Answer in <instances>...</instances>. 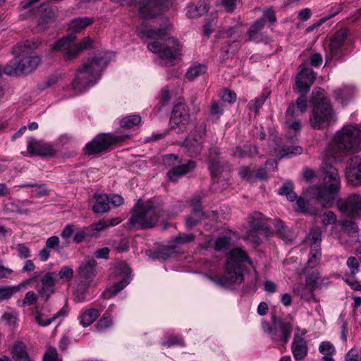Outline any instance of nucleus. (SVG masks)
<instances>
[{
    "instance_id": "nucleus-11",
    "label": "nucleus",
    "mask_w": 361,
    "mask_h": 361,
    "mask_svg": "<svg viewBox=\"0 0 361 361\" xmlns=\"http://www.w3.org/2000/svg\"><path fill=\"white\" fill-rule=\"evenodd\" d=\"M163 162L166 166L171 167L167 173V176L173 182H176L179 177L187 174L196 167V162L192 160L180 164L178 157L172 154L165 155L163 157Z\"/></svg>"
},
{
    "instance_id": "nucleus-29",
    "label": "nucleus",
    "mask_w": 361,
    "mask_h": 361,
    "mask_svg": "<svg viewBox=\"0 0 361 361\" xmlns=\"http://www.w3.org/2000/svg\"><path fill=\"white\" fill-rule=\"evenodd\" d=\"M327 283V279L321 277L317 271L308 273L305 279V288L309 290H315Z\"/></svg>"
},
{
    "instance_id": "nucleus-8",
    "label": "nucleus",
    "mask_w": 361,
    "mask_h": 361,
    "mask_svg": "<svg viewBox=\"0 0 361 361\" xmlns=\"http://www.w3.org/2000/svg\"><path fill=\"white\" fill-rule=\"evenodd\" d=\"M311 102L312 110L310 123L314 129L322 130L336 122L334 111L322 88L314 89Z\"/></svg>"
},
{
    "instance_id": "nucleus-28",
    "label": "nucleus",
    "mask_w": 361,
    "mask_h": 361,
    "mask_svg": "<svg viewBox=\"0 0 361 361\" xmlns=\"http://www.w3.org/2000/svg\"><path fill=\"white\" fill-rule=\"evenodd\" d=\"M38 12V29L44 30L46 28V25L48 23L54 20L55 13L49 4H43L39 6Z\"/></svg>"
},
{
    "instance_id": "nucleus-24",
    "label": "nucleus",
    "mask_w": 361,
    "mask_h": 361,
    "mask_svg": "<svg viewBox=\"0 0 361 361\" xmlns=\"http://www.w3.org/2000/svg\"><path fill=\"white\" fill-rule=\"evenodd\" d=\"M345 177L354 185H361V157H353L345 169Z\"/></svg>"
},
{
    "instance_id": "nucleus-44",
    "label": "nucleus",
    "mask_w": 361,
    "mask_h": 361,
    "mask_svg": "<svg viewBox=\"0 0 361 361\" xmlns=\"http://www.w3.org/2000/svg\"><path fill=\"white\" fill-rule=\"evenodd\" d=\"M195 238L193 234L180 233L178 236L173 238L171 241L170 244L175 245L186 244L192 241Z\"/></svg>"
},
{
    "instance_id": "nucleus-54",
    "label": "nucleus",
    "mask_w": 361,
    "mask_h": 361,
    "mask_svg": "<svg viewBox=\"0 0 361 361\" xmlns=\"http://www.w3.org/2000/svg\"><path fill=\"white\" fill-rule=\"evenodd\" d=\"M240 176L250 182L255 180L254 172L247 166H242L239 170Z\"/></svg>"
},
{
    "instance_id": "nucleus-52",
    "label": "nucleus",
    "mask_w": 361,
    "mask_h": 361,
    "mask_svg": "<svg viewBox=\"0 0 361 361\" xmlns=\"http://www.w3.org/2000/svg\"><path fill=\"white\" fill-rule=\"evenodd\" d=\"M230 237L226 235L220 236L215 241L214 249L216 250H221L223 249H225L230 244Z\"/></svg>"
},
{
    "instance_id": "nucleus-50",
    "label": "nucleus",
    "mask_w": 361,
    "mask_h": 361,
    "mask_svg": "<svg viewBox=\"0 0 361 361\" xmlns=\"http://www.w3.org/2000/svg\"><path fill=\"white\" fill-rule=\"evenodd\" d=\"M90 228L85 227L82 230L77 232L73 236V241L75 243L82 242L87 237H93V234L90 231Z\"/></svg>"
},
{
    "instance_id": "nucleus-46",
    "label": "nucleus",
    "mask_w": 361,
    "mask_h": 361,
    "mask_svg": "<svg viewBox=\"0 0 361 361\" xmlns=\"http://www.w3.org/2000/svg\"><path fill=\"white\" fill-rule=\"evenodd\" d=\"M302 152V148L299 146H284L283 147L278 156L280 158L283 157L286 155L288 154H300Z\"/></svg>"
},
{
    "instance_id": "nucleus-47",
    "label": "nucleus",
    "mask_w": 361,
    "mask_h": 361,
    "mask_svg": "<svg viewBox=\"0 0 361 361\" xmlns=\"http://www.w3.org/2000/svg\"><path fill=\"white\" fill-rule=\"evenodd\" d=\"M18 290L14 286H0V301L9 299Z\"/></svg>"
},
{
    "instance_id": "nucleus-20",
    "label": "nucleus",
    "mask_w": 361,
    "mask_h": 361,
    "mask_svg": "<svg viewBox=\"0 0 361 361\" xmlns=\"http://www.w3.org/2000/svg\"><path fill=\"white\" fill-rule=\"evenodd\" d=\"M353 43L350 30L347 27H343L337 30L333 35L330 42V51L334 58H338L341 47L348 46Z\"/></svg>"
},
{
    "instance_id": "nucleus-31",
    "label": "nucleus",
    "mask_w": 361,
    "mask_h": 361,
    "mask_svg": "<svg viewBox=\"0 0 361 361\" xmlns=\"http://www.w3.org/2000/svg\"><path fill=\"white\" fill-rule=\"evenodd\" d=\"M209 10V8L204 1H199L197 4H191L187 7V16L190 18H198Z\"/></svg>"
},
{
    "instance_id": "nucleus-13",
    "label": "nucleus",
    "mask_w": 361,
    "mask_h": 361,
    "mask_svg": "<svg viewBox=\"0 0 361 361\" xmlns=\"http://www.w3.org/2000/svg\"><path fill=\"white\" fill-rule=\"evenodd\" d=\"M322 231L318 227L312 228L305 239V243L310 247L307 267H316L321 259Z\"/></svg>"
},
{
    "instance_id": "nucleus-49",
    "label": "nucleus",
    "mask_w": 361,
    "mask_h": 361,
    "mask_svg": "<svg viewBox=\"0 0 361 361\" xmlns=\"http://www.w3.org/2000/svg\"><path fill=\"white\" fill-rule=\"evenodd\" d=\"M252 152L251 147L245 145L243 146L237 147L233 151V155L238 158H245L248 157Z\"/></svg>"
},
{
    "instance_id": "nucleus-64",
    "label": "nucleus",
    "mask_w": 361,
    "mask_h": 361,
    "mask_svg": "<svg viewBox=\"0 0 361 361\" xmlns=\"http://www.w3.org/2000/svg\"><path fill=\"white\" fill-rule=\"evenodd\" d=\"M345 361H361V355L356 350H350L345 355Z\"/></svg>"
},
{
    "instance_id": "nucleus-27",
    "label": "nucleus",
    "mask_w": 361,
    "mask_h": 361,
    "mask_svg": "<svg viewBox=\"0 0 361 361\" xmlns=\"http://www.w3.org/2000/svg\"><path fill=\"white\" fill-rule=\"evenodd\" d=\"M15 361H34L29 355L26 344L21 341H16L10 350Z\"/></svg>"
},
{
    "instance_id": "nucleus-59",
    "label": "nucleus",
    "mask_w": 361,
    "mask_h": 361,
    "mask_svg": "<svg viewBox=\"0 0 361 361\" xmlns=\"http://www.w3.org/2000/svg\"><path fill=\"white\" fill-rule=\"evenodd\" d=\"M347 265L350 269L352 276L355 275L359 271V262L355 257H350L347 260Z\"/></svg>"
},
{
    "instance_id": "nucleus-21",
    "label": "nucleus",
    "mask_w": 361,
    "mask_h": 361,
    "mask_svg": "<svg viewBox=\"0 0 361 361\" xmlns=\"http://www.w3.org/2000/svg\"><path fill=\"white\" fill-rule=\"evenodd\" d=\"M114 269L115 274L116 275L123 276V279L119 282L114 284L104 293L107 298L117 294L129 283L130 269L128 265L124 262H121L115 265Z\"/></svg>"
},
{
    "instance_id": "nucleus-1",
    "label": "nucleus",
    "mask_w": 361,
    "mask_h": 361,
    "mask_svg": "<svg viewBox=\"0 0 361 361\" xmlns=\"http://www.w3.org/2000/svg\"><path fill=\"white\" fill-rule=\"evenodd\" d=\"M141 32L144 36L155 39L148 44V49L153 53H157L161 62L167 66L176 64L181 52L179 42L173 37H167L165 29L142 28Z\"/></svg>"
},
{
    "instance_id": "nucleus-33",
    "label": "nucleus",
    "mask_w": 361,
    "mask_h": 361,
    "mask_svg": "<svg viewBox=\"0 0 361 361\" xmlns=\"http://www.w3.org/2000/svg\"><path fill=\"white\" fill-rule=\"evenodd\" d=\"M99 314L100 312L96 308L87 309L80 315V324L85 327L88 326L99 317Z\"/></svg>"
},
{
    "instance_id": "nucleus-26",
    "label": "nucleus",
    "mask_w": 361,
    "mask_h": 361,
    "mask_svg": "<svg viewBox=\"0 0 361 361\" xmlns=\"http://www.w3.org/2000/svg\"><path fill=\"white\" fill-rule=\"evenodd\" d=\"M97 262L93 258L85 257L79 267L78 274L80 278L85 283L89 284L95 276V267Z\"/></svg>"
},
{
    "instance_id": "nucleus-22",
    "label": "nucleus",
    "mask_w": 361,
    "mask_h": 361,
    "mask_svg": "<svg viewBox=\"0 0 361 361\" xmlns=\"http://www.w3.org/2000/svg\"><path fill=\"white\" fill-rule=\"evenodd\" d=\"M67 308L63 307L57 313L52 316H49L46 313L44 307L36 305L32 310V314L34 317L35 322L41 326H49L51 322L57 318L64 316L67 314Z\"/></svg>"
},
{
    "instance_id": "nucleus-34",
    "label": "nucleus",
    "mask_w": 361,
    "mask_h": 361,
    "mask_svg": "<svg viewBox=\"0 0 361 361\" xmlns=\"http://www.w3.org/2000/svg\"><path fill=\"white\" fill-rule=\"evenodd\" d=\"M276 235L286 241H292V232L284 225V223L280 219L273 221Z\"/></svg>"
},
{
    "instance_id": "nucleus-25",
    "label": "nucleus",
    "mask_w": 361,
    "mask_h": 361,
    "mask_svg": "<svg viewBox=\"0 0 361 361\" xmlns=\"http://www.w3.org/2000/svg\"><path fill=\"white\" fill-rule=\"evenodd\" d=\"M27 152L32 155L52 156L55 150L51 145L32 139L27 142Z\"/></svg>"
},
{
    "instance_id": "nucleus-63",
    "label": "nucleus",
    "mask_w": 361,
    "mask_h": 361,
    "mask_svg": "<svg viewBox=\"0 0 361 361\" xmlns=\"http://www.w3.org/2000/svg\"><path fill=\"white\" fill-rule=\"evenodd\" d=\"M75 230V228L74 225L67 224L61 231V235L63 239L67 240L73 234Z\"/></svg>"
},
{
    "instance_id": "nucleus-14",
    "label": "nucleus",
    "mask_w": 361,
    "mask_h": 361,
    "mask_svg": "<svg viewBox=\"0 0 361 361\" xmlns=\"http://www.w3.org/2000/svg\"><path fill=\"white\" fill-rule=\"evenodd\" d=\"M336 206L343 215L351 219H361V195L357 193L350 194L346 197L339 198Z\"/></svg>"
},
{
    "instance_id": "nucleus-23",
    "label": "nucleus",
    "mask_w": 361,
    "mask_h": 361,
    "mask_svg": "<svg viewBox=\"0 0 361 361\" xmlns=\"http://www.w3.org/2000/svg\"><path fill=\"white\" fill-rule=\"evenodd\" d=\"M315 73L309 68H302L295 78V86L300 94H306L315 80Z\"/></svg>"
},
{
    "instance_id": "nucleus-4",
    "label": "nucleus",
    "mask_w": 361,
    "mask_h": 361,
    "mask_svg": "<svg viewBox=\"0 0 361 361\" xmlns=\"http://www.w3.org/2000/svg\"><path fill=\"white\" fill-rule=\"evenodd\" d=\"M39 44V41L37 39H27L18 43L13 49V53L17 56L5 66V74H27L35 71L41 63V59L38 56H30V54L36 49Z\"/></svg>"
},
{
    "instance_id": "nucleus-7",
    "label": "nucleus",
    "mask_w": 361,
    "mask_h": 361,
    "mask_svg": "<svg viewBox=\"0 0 361 361\" xmlns=\"http://www.w3.org/2000/svg\"><path fill=\"white\" fill-rule=\"evenodd\" d=\"M107 63L108 61L101 54L87 59L76 71L72 82L73 90L81 93L94 85L101 78V73Z\"/></svg>"
},
{
    "instance_id": "nucleus-15",
    "label": "nucleus",
    "mask_w": 361,
    "mask_h": 361,
    "mask_svg": "<svg viewBox=\"0 0 361 361\" xmlns=\"http://www.w3.org/2000/svg\"><path fill=\"white\" fill-rule=\"evenodd\" d=\"M219 149L216 147H212L209 150V169L212 178H221L229 179L231 169L228 163L221 161L219 157Z\"/></svg>"
},
{
    "instance_id": "nucleus-3",
    "label": "nucleus",
    "mask_w": 361,
    "mask_h": 361,
    "mask_svg": "<svg viewBox=\"0 0 361 361\" xmlns=\"http://www.w3.org/2000/svg\"><path fill=\"white\" fill-rule=\"evenodd\" d=\"M245 263L252 264L247 252L241 247L233 248L227 253L224 274L208 278L216 285L225 288L240 283L243 281Z\"/></svg>"
},
{
    "instance_id": "nucleus-53",
    "label": "nucleus",
    "mask_w": 361,
    "mask_h": 361,
    "mask_svg": "<svg viewBox=\"0 0 361 361\" xmlns=\"http://www.w3.org/2000/svg\"><path fill=\"white\" fill-rule=\"evenodd\" d=\"M341 224L344 230L350 234H353L357 232L358 228L355 221L347 219L341 221Z\"/></svg>"
},
{
    "instance_id": "nucleus-48",
    "label": "nucleus",
    "mask_w": 361,
    "mask_h": 361,
    "mask_svg": "<svg viewBox=\"0 0 361 361\" xmlns=\"http://www.w3.org/2000/svg\"><path fill=\"white\" fill-rule=\"evenodd\" d=\"M343 10V6L341 4H336L334 6H332L329 11V15L326 17H324L321 18L317 24V26L321 25L322 23H325L330 18L336 16L337 14H338L341 11Z\"/></svg>"
},
{
    "instance_id": "nucleus-58",
    "label": "nucleus",
    "mask_w": 361,
    "mask_h": 361,
    "mask_svg": "<svg viewBox=\"0 0 361 361\" xmlns=\"http://www.w3.org/2000/svg\"><path fill=\"white\" fill-rule=\"evenodd\" d=\"M18 251V255L21 259H26L30 256L29 247L24 243H18L16 247Z\"/></svg>"
},
{
    "instance_id": "nucleus-39",
    "label": "nucleus",
    "mask_w": 361,
    "mask_h": 361,
    "mask_svg": "<svg viewBox=\"0 0 361 361\" xmlns=\"http://www.w3.org/2000/svg\"><path fill=\"white\" fill-rule=\"evenodd\" d=\"M294 185L291 181H286L279 190V194L286 195L290 202H293L297 199V195L293 190Z\"/></svg>"
},
{
    "instance_id": "nucleus-57",
    "label": "nucleus",
    "mask_w": 361,
    "mask_h": 361,
    "mask_svg": "<svg viewBox=\"0 0 361 361\" xmlns=\"http://www.w3.org/2000/svg\"><path fill=\"white\" fill-rule=\"evenodd\" d=\"M44 361H61L58 357V353L55 348L49 347L44 355Z\"/></svg>"
},
{
    "instance_id": "nucleus-10",
    "label": "nucleus",
    "mask_w": 361,
    "mask_h": 361,
    "mask_svg": "<svg viewBox=\"0 0 361 361\" xmlns=\"http://www.w3.org/2000/svg\"><path fill=\"white\" fill-rule=\"evenodd\" d=\"M128 135H114L102 133L97 135L91 142L86 144L85 153L88 155L95 154L108 149L112 145L122 142L128 138Z\"/></svg>"
},
{
    "instance_id": "nucleus-56",
    "label": "nucleus",
    "mask_w": 361,
    "mask_h": 361,
    "mask_svg": "<svg viewBox=\"0 0 361 361\" xmlns=\"http://www.w3.org/2000/svg\"><path fill=\"white\" fill-rule=\"evenodd\" d=\"M336 214L331 211L326 212L322 216V221L324 226L334 224L336 222Z\"/></svg>"
},
{
    "instance_id": "nucleus-35",
    "label": "nucleus",
    "mask_w": 361,
    "mask_h": 361,
    "mask_svg": "<svg viewBox=\"0 0 361 361\" xmlns=\"http://www.w3.org/2000/svg\"><path fill=\"white\" fill-rule=\"evenodd\" d=\"M319 351L323 355L322 361H334L333 355L336 353V349L329 341L322 342L319 346Z\"/></svg>"
},
{
    "instance_id": "nucleus-45",
    "label": "nucleus",
    "mask_w": 361,
    "mask_h": 361,
    "mask_svg": "<svg viewBox=\"0 0 361 361\" xmlns=\"http://www.w3.org/2000/svg\"><path fill=\"white\" fill-rule=\"evenodd\" d=\"M37 295L32 290L25 293V298L22 301H18L20 307L30 306L36 304L37 301Z\"/></svg>"
},
{
    "instance_id": "nucleus-37",
    "label": "nucleus",
    "mask_w": 361,
    "mask_h": 361,
    "mask_svg": "<svg viewBox=\"0 0 361 361\" xmlns=\"http://www.w3.org/2000/svg\"><path fill=\"white\" fill-rule=\"evenodd\" d=\"M174 249L175 245L171 244L170 246L161 247L152 253L150 257L154 260H166L173 254Z\"/></svg>"
},
{
    "instance_id": "nucleus-36",
    "label": "nucleus",
    "mask_w": 361,
    "mask_h": 361,
    "mask_svg": "<svg viewBox=\"0 0 361 361\" xmlns=\"http://www.w3.org/2000/svg\"><path fill=\"white\" fill-rule=\"evenodd\" d=\"M113 311V305L110 306L109 309L104 312L102 317L99 319V321L94 325L95 328L99 331H102L105 329L111 326L113 324L112 317L111 312Z\"/></svg>"
},
{
    "instance_id": "nucleus-61",
    "label": "nucleus",
    "mask_w": 361,
    "mask_h": 361,
    "mask_svg": "<svg viewBox=\"0 0 361 361\" xmlns=\"http://www.w3.org/2000/svg\"><path fill=\"white\" fill-rule=\"evenodd\" d=\"M240 0H221V5L228 12H233Z\"/></svg>"
},
{
    "instance_id": "nucleus-5",
    "label": "nucleus",
    "mask_w": 361,
    "mask_h": 361,
    "mask_svg": "<svg viewBox=\"0 0 361 361\" xmlns=\"http://www.w3.org/2000/svg\"><path fill=\"white\" fill-rule=\"evenodd\" d=\"M171 218L169 212L164 209L163 205L155 200L142 201L139 200L135 205L130 223L141 229L154 227L157 222H165Z\"/></svg>"
},
{
    "instance_id": "nucleus-55",
    "label": "nucleus",
    "mask_w": 361,
    "mask_h": 361,
    "mask_svg": "<svg viewBox=\"0 0 361 361\" xmlns=\"http://www.w3.org/2000/svg\"><path fill=\"white\" fill-rule=\"evenodd\" d=\"M1 319L5 321L6 324L12 327H16L17 325V314L15 312H5L2 317Z\"/></svg>"
},
{
    "instance_id": "nucleus-2",
    "label": "nucleus",
    "mask_w": 361,
    "mask_h": 361,
    "mask_svg": "<svg viewBox=\"0 0 361 361\" xmlns=\"http://www.w3.org/2000/svg\"><path fill=\"white\" fill-rule=\"evenodd\" d=\"M92 20L85 18H77L71 20L68 25V29L73 33L59 39L53 46V50L59 51L63 53V59L66 61H71L77 58L81 52L91 47L92 39L89 37H85L80 43L75 44L76 39L75 33L80 32L82 29L92 23Z\"/></svg>"
},
{
    "instance_id": "nucleus-17",
    "label": "nucleus",
    "mask_w": 361,
    "mask_h": 361,
    "mask_svg": "<svg viewBox=\"0 0 361 361\" xmlns=\"http://www.w3.org/2000/svg\"><path fill=\"white\" fill-rule=\"evenodd\" d=\"M307 333V331L305 329H301L298 326L295 328L290 349L296 361H301L307 355L309 350L308 341L304 338Z\"/></svg>"
},
{
    "instance_id": "nucleus-9",
    "label": "nucleus",
    "mask_w": 361,
    "mask_h": 361,
    "mask_svg": "<svg viewBox=\"0 0 361 361\" xmlns=\"http://www.w3.org/2000/svg\"><path fill=\"white\" fill-rule=\"evenodd\" d=\"M336 149L342 152H357L361 150V132L354 126H345L334 137Z\"/></svg>"
},
{
    "instance_id": "nucleus-43",
    "label": "nucleus",
    "mask_w": 361,
    "mask_h": 361,
    "mask_svg": "<svg viewBox=\"0 0 361 361\" xmlns=\"http://www.w3.org/2000/svg\"><path fill=\"white\" fill-rule=\"evenodd\" d=\"M203 216L204 213L202 212V211H201L199 208L195 206V209H193L192 214L190 216H188L186 219V226L189 228L195 226L201 220Z\"/></svg>"
},
{
    "instance_id": "nucleus-60",
    "label": "nucleus",
    "mask_w": 361,
    "mask_h": 361,
    "mask_svg": "<svg viewBox=\"0 0 361 361\" xmlns=\"http://www.w3.org/2000/svg\"><path fill=\"white\" fill-rule=\"evenodd\" d=\"M163 345L171 347L173 345H181L183 346L184 341L183 338L179 336H173L170 337L168 341L163 342Z\"/></svg>"
},
{
    "instance_id": "nucleus-16",
    "label": "nucleus",
    "mask_w": 361,
    "mask_h": 361,
    "mask_svg": "<svg viewBox=\"0 0 361 361\" xmlns=\"http://www.w3.org/2000/svg\"><path fill=\"white\" fill-rule=\"evenodd\" d=\"M190 121L189 109L185 104L180 103L174 106L170 119L171 128L177 133L184 132Z\"/></svg>"
},
{
    "instance_id": "nucleus-30",
    "label": "nucleus",
    "mask_w": 361,
    "mask_h": 361,
    "mask_svg": "<svg viewBox=\"0 0 361 361\" xmlns=\"http://www.w3.org/2000/svg\"><path fill=\"white\" fill-rule=\"evenodd\" d=\"M355 92V89L353 86L345 85L336 90L334 94L336 99L338 102L342 104H345L354 97Z\"/></svg>"
},
{
    "instance_id": "nucleus-38",
    "label": "nucleus",
    "mask_w": 361,
    "mask_h": 361,
    "mask_svg": "<svg viewBox=\"0 0 361 361\" xmlns=\"http://www.w3.org/2000/svg\"><path fill=\"white\" fill-rule=\"evenodd\" d=\"M250 226L256 231L267 228L263 214L258 212H255L252 214L250 217Z\"/></svg>"
},
{
    "instance_id": "nucleus-42",
    "label": "nucleus",
    "mask_w": 361,
    "mask_h": 361,
    "mask_svg": "<svg viewBox=\"0 0 361 361\" xmlns=\"http://www.w3.org/2000/svg\"><path fill=\"white\" fill-rule=\"evenodd\" d=\"M141 122V117L137 114L129 115L123 118L120 122L121 128H133L137 126Z\"/></svg>"
},
{
    "instance_id": "nucleus-51",
    "label": "nucleus",
    "mask_w": 361,
    "mask_h": 361,
    "mask_svg": "<svg viewBox=\"0 0 361 361\" xmlns=\"http://www.w3.org/2000/svg\"><path fill=\"white\" fill-rule=\"evenodd\" d=\"M88 228H90V231L93 234V237L97 238L99 235L97 232L102 231L105 228H106V224L105 220H100L97 223L92 224L90 226H87Z\"/></svg>"
},
{
    "instance_id": "nucleus-19",
    "label": "nucleus",
    "mask_w": 361,
    "mask_h": 361,
    "mask_svg": "<svg viewBox=\"0 0 361 361\" xmlns=\"http://www.w3.org/2000/svg\"><path fill=\"white\" fill-rule=\"evenodd\" d=\"M292 331L293 325L290 322L274 317V331L271 337L272 341L286 345L290 339Z\"/></svg>"
},
{
    "instance_id": "nucleus-62",
    "label": "nucleus",
    "mask_w": 361,
    "mask_h": 361,
    "mask_svg": "<svg viewBox=\"0 0 361 361\" xmlns=\"http://www.w3.org/2000/svg\"><path fill=\"white\" fill-rule=\"evenodd\" d=\"M73 275V270L66 266H63L59 271V276L62 279H71Z\"/></svg>"
},
{
    "instance_id": "nucleus-6",
    "label": "nucleus",
    "mask_w": 361,
    "mask_h": 361,
    "mask_svg": "<svg viewBox=\"0 0 361 361\" xmlns=\"http://www.w3.org/2000/svg\"><path fill=\"white\" fill-rule=\"evenodd\" d=\"M324 175L323 185H313L310 192L323 207H331L341 188V179L338 170L327 161H324L321 166Z\"/></svg>"
},
{
    "instance_id": "nucleus-18",
    "label": "nucleus",
    "mask_w": 361,
    "mask_h": 361,
    "mask_svg": "<svg viewBox=\"0 0 361 361\" xmlns=\"http://www.w3.org/2000/svg\"><path fill=\"white\" fill-rule=\"evenodd\" d=\"M56 282L55 272H48L39 278L35 288L41 300L44 302H47L55 293Z\"/></svg>"
},
{
    "instance_id": "nucleus-32",
    "label": "nucleus",
    "mask_w": 361,
    "mask_h": 361,
    "mask_svg": "<svg viewBox=\"0 0 361 361\" xmlns=\"http://www.w3.org/2000/svg\"><path fill=\"white\" fill-rule=\"evenodd\" d=\"M95 203L93 205L92 210L94 213H104L109 210L110 200L106 194L94 195Z\"/></svg>"
},
{
    "instance_id": "nucleus-12",
    "label": "nucleus",
    "mask_w": 361,
    "mask_h": 361,
    "mask_svg": "<svg viewBox=\"0 0 361 361\" xmlns=\"http://www.w3.org/2000/svg\"><path fill=\"white\" fill-rule=\"evenodd\" d=\"M205 133V126L204 124L197 125L183 142L184 150L189 157H195L201 154Z\"/></svg>"
},
{
    "instance_id": "nucleus-41",
    "label": "nucleus",
    "mask_w": 361,
    "mask_h": 361,
    "mask_svg": "<svg viewBox=\"0 0 361 361\" xmlns=\"http://www.w3.org/2000/svg\"><path fill=\"white\" fill-rule=\"evenodd\" d=\"M269 92L264 90L259 97L253 100L250 101L247 106L250 110L254 111L256 114L259 111V109L263 106L264 102L269 95Z\"/></svg>"
},
{
    "instance_id": "nucleus-40",
    "label": "nucleus",
    "mask_w": 361,
    "mask_h": 361,
    "mask_svg": "<svg viewBox=\"0 0 361 361\" xmlns=\"http://www.w3.org/2000/svg\"><path fill=\"white\" fill-rule=\"evenodd\" d=\"M207 71V66L200 63H195L190 66L186 73V78L189 80H193L200 75L205 73Z\"/></svg>"
}]
</instances>
